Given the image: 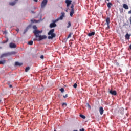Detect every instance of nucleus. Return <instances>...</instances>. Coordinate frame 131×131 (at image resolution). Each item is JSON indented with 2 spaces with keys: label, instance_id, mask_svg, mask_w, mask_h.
Masks as SVG:
<instances>
[{
  "label": "nucleus",
  "instance_id": "nucleus-36",
  "mask_svg": "<svg viewBox=\"0 0 131 131\" xmlns=\"http://www.w3.org/2000/svg\"><path fill=\"white\" fill-rule=\"evenodd\" d=\"M9 88H13V86L12 85H10Z\"/></svg>",
  "mask_w": 131,
  "mask_h": 131
},
{
  "label": "nucleus",
  "instance_id": "nucleus-18",
  "mask_svg": "<svg viewBox=\"0 0 131 131\" xmlns=\"http://www.w3.org/2000/svg\"><path fill=\"white\" fill-rule=\"evenodd\" d=\"M94 34H95V32H91V33H89L88 34V36L91 37V36H93V35H94Z\"/></svg>",
  "mask_w": 131,
  "mask_h": 131
},
{
  "label": "nucleus",
  "instance_id": "nucleus-33",
  "mask_svg": "<svg viewBox=\"0 0 131 131\" xmlns=\"http://www.w3.org/2000/svg\"><path fill=\"white\" fill-rule=\"evenodd\" d=\"M80 131H84V128H82L80 129Z\"/></svg>",
  "mask_w": 131,
  "mask_h": 131
},
{
  "label": "nucleus",
  "instance_id": "nucleus-15",
  "mask_svg": "<svg viewBox=\"0 0 131 131\" xmlns=\"http://www.w3.org/2000/svg\"><path fill=\"white\" fill-rule=\"evenodd\" d=\"M9 56H12V55H16L17 54V52L16 51H12L11 52H8Z\"/></svg>",
  "mask_w": 131,
  "mask_h": 131
},
{
  "label": "nucleus",
  "instance_id": "nucleus-34",
  "mask_svg": "<svg viewBox=\"0 0 131 131\" xmlns=\"http://www.w3.org/2000/svg\"><path fill=\"white\" fill-rule=\"evenodd\" d=\"M128 14H131V10H130V11H129L128 12Z\"/></svg>",
  "mask_w": 131,
  "mask_h": 131
},
{
  "label": "nucleus",
  "instance_id": "nucleus-40",
  "mask_svg": "<svg viewBox=\"0 0 131 131\" xmlns=\"http://www.w3.org/2000/svg\"><path fill=\"white\" fill-rule=\"evenodd\" d=\"M54 131H56V129H54Z\"/></svg>",
  "mask_w": 131,
  "mask_h": 131
},
{
  "label": "nucleus",
  "instance_id": "nucleus-4",
  "mask_svg": "<svg viewBox=\"0 0 131 131\" xmlns=\"http://www.w3.org/2000/svg\"><path fill=\"white\" fill-rule=\"evenodd\" d=\"M56 22H58V21H57V19L53 20V23L50 24V28H54V27H57V24H56Z\"/></svg>",
  "mask_w": 131,
  "mask_h": 131
},
{
  "label": "nucleus",
  "instance_id": "nucleus-41",
  "mask_svg": "<svg viewBox=\"0 0 131 131\" xmlns=\"http://www.w3.org/2000/svg\"><path fill=\"white\" fill-rule=\"evenodd\" d=\"M7 41H8V40H7L6 42H7Z\"/></svg>",
  "mask_w": 131,
  "mask_h": 131
},
{
  "label": "nucleus",
  "instance_id": "nucleus-11",
  "mask_svg": "<svg viewBox=\"0 0 131 131\" xmlns=\"http://www.w3.org/2000/svg\"><path fill=\"white\" fill-rule=\"evenodd\" d=\"M9 47L11 49H15V48H17V45L14 43H10L9 44Z\"/></svg>",
  "mask_w": 131,
  "mask_h": 131
},
{
  "label": "nucleus",
  "instance_id": "nucleus-20",
  "mask_svg": "<svg viewBox=\"0 0 131 131\" xmlns=\"http://www.w3.org/2000/svg\"><path fill=\"white\" fill-rule=\"evenodd\" d=\"M29 70H30V67H27L26 68L25 71V72H28V71H29Z\"/></svg>",
  "mask_w": 131,
  "mask_h": 131
},
{
  "label": "nucleus",
  "instance_id": "nucleus-28",
  "mask_svg": "<svg viewBox=\"0 0 131 131\" xmlns=\"http://www.w3.org/2000/svg\"><path fill=\"white\" fill-rule=\"evenodd\" d=\"M60 91L61 92V93H64V88L60 89Z\"/></svg>",
  "mask_w": 131,
  "mask_h": 131
},
{
  "label": "nucleus",
  "instance_id": "nucleus-31",
  "mask_svg": "<svg viewBox=\"0 0 131 131\" xmlns=\"http://www.w3.org/2000/svg\"><path fill=\"white\" fill-rule=\"evenodd\" d=\"M68 97V95L67 94L63 96V98H67Z\"/></svg>",
  "mask_w": 131,
  "mask_h": 131
},
{
  "label": "nucleus",
  "instance_id": "nucleus-26",
  "mask_svg": "<svg viewBox=\"0 0 131 131\" xmlns=\"http://www.w3.org/2000/svg\"><path fill=\"white\" fill-rule=\"evenodd\" d=\"M72 34H73V33H70V34H69L67 38H70V37H71V35H72Z\"/></svg>",
  "mask_w": 131,
  "mask_h": 131
},
{
  "label": "nucleus",
  "instance_id": "nucleus-9",
  "mask_svg": "<svg viewBox=\"0 0 131 131\" xmlns=\"http://www.w3.org/2000/svg\"><path fill=\"white\" fill-rule=\"evenodd\" d=\"M106 23L107 24V28H110V26H109V25L110 24V17H106Z\"/></svg>",
  "mask_w": 131,
  "mask_h": 131
},
{
  "label": "nucleus",
  "instance_id": "nucleus-12",
  "mask_svg": "<svg viewBox=\"0 0 131 131\" xmlns=\"http://www.w3.org/2000/svg\"><path fill=\"white\" fill-rule=\"evenodd\" d=\"M99 112H100V115H103L104 113V108H103V107H100L99 108Z\"/></svg>",
  "mask_w": 131,
  "mask_h": 131
},
{
  "label": "nucleus",
  "instance_id": "nucleus-37",
  "mask_svg": "<svg viewBox=\"0 0 131 131\" xmlns=\"http://www.w3.org/2000/svg\"><path fill=\"white\" fill-rule=\"evenodd\" d=\"M36 3L37 2L38 0H34Z\"/></svg>",
  "mask_w": 131,
  "mask_h": 131
},
{
  "label": "nucleus",
  "instance_id": "nucleus-6",
  "mask_svg": "<svg viewBox=\"0 0 131 131\" xmlns=\"http://www.w3.org/2000/svg\"><path fill=\"white\" fill-rule=\"evenodd\" d=\"M7 57H10V55L9 54V52L5 53L2 54L0 56V59H3L4 58H7Z\"/></svg>",
  "mask_w": 131,
  "mask_h": 131
},
{
  "label": "nucleus",
  "instance_id": "nucleus-10",
  "mask_svg": "<svg viewBox=\"0 0 131 131\" xmlns=\"http://www.w3.org/2000/svg\"><path fill=\"white\" fill-rule=\"evenodd\" d=\"M30 27H31V25H29V26H28L24 30L23 34H25V33H27V31H28V30H29Z\"/></svg>",
  "mask_w": 131,
  "mask_h": 131
},
{
  "label": "nucleus",
  "instance_id": "nucleus-3",
  "mask_svg": "<svg viewBox=\"0 0 131 131\" xmlns=\"http://www.w3.org/2000/svg\"><path fill=\"white\" fill-rule=\"evenodd\" d=\"M54 32H55V29H52L48 33V35H51L48 37V39H53V38H55V37H56V34Z\"/></svg>",
  "mask_w": 131,
  "mask_h": 131
},
{
  "label": "nucleus",
  "instance_id": "nucleus-27",
  "mask_svg": "<svg viewBox=\"0 0 131 131\" xmlns=\"http://www.w3.org/2000/svg\"><path fill=\"white\" fill-rule=\"evenodd\" d=\"M73 87H74L75 89H76V88H77V84L75 83V84L73 85Z\"/></svg>",
  "mask_w": 131,
  "mask_h": 131
},
{
  "label": "nucleus",
  "instance_id": "nucleus-13",
  "mask_svg": "<svg viewBox=\"0 0 131 131\" xmlns=\"http://www.w3.org/2000/svg\"><path fill=\"white\" fill-rule=\"evenodd\" d=\"M123 8H124V9H125V10H128V8H129L128 5L126 4H123Z\"/></svg>",
  "mask_w": 131,
  "mask_h": 131
},
{
  "label": "nucleus",
  "instance_id": "nucleus-29",
  "mask_svg": "<svg viewBox=\"0 0 131 131\" xmlns=\"http://www.w3.org/2000/svg\"><path fill=\"white\" fill-rule=\"evenodd\" d=\"M86 105H87L88 108H89L90 109H91V105H90V104L86 103Z\"/></svg>",
  "mask_w": 131,
  "mask_h": 131
},
{
  "label": "nucleus",
  "instance_id": "nucleus-32",
  "mask_svg": "<svg viewBox=\"0 0 131 131\" xmlns=\"http://www.w3.org/2000/svg\"><path fill=\"white\" fill-rule=\"evenodd\" d=\"M43 58H44L43 55L40 56V59H43Z\"/></svg>",
  "mask_w": 131,
  "mask_h": 131
},
{
  "label": "nucleus",
  "instance_id": "nucleus-2",
  "mask_svg": "<svg viewBox=\"0 0 131 131\" xmlns=\"http://www.w3.org/2000/svg\"><path fill=\"white\" fill-rule=\"evenodd\" d=\"M72 3V1L71 0H66V3L67 4V7L68 9L66 10V12H68V9H69V6L70 5H71V12H70V15L71 17H72L73 16V14H74V5L73 4H71Z\"/></svg>",
  "mask_w": 131,
  "mask_h": 131
},
{
  "label": "nucleus",
  "instance_id": "nucleus-19",
  "mask_svg": "<svg viewBox=\"0 0 131 131\" xmlns=\"http://www.w3.org/2000/svg\"><path fill=\"white\" fill-rule=\"evenodd\" d=\"M6 62H7V60H6L0 61V64H2V65H4V64H6Z\"/></svg>",
  "mask_w": 131,
  "mask_h": 131
},
{
  "label": "nucleus",
  "instance_id": "nucleus-1",
  "mask_svg": "<svg viewBox=\"0 0 131 131\" xmlns=\"http://www.w3.org/2000/svg\"><path fill=\"white\" fill-rule=\"evenodd\" d=\"M33 29L34 30L33 31V33L35 34L36 38H37V40L40 41V40H42V39H46L47 38V36L46 35H38L40 34V33H42V31H39L37 30V27L36 26L34 25L33 26Z\"/></svg>",
  "mask_w": 131,
  "mask_h": 131
},
{
  "label": "nucleus",
  "instance_id": "nucleus-21",
  "mask_svg": "<svg viewBox=\"0 0 131 131\" xmlns=\"http://www.w3.org/2000/svg\"><path fill=\"white\" fill-rule=\"evenodd\" d=\"M10 6H15V5H16V2H11L10 3Z\"/></svg>",
  "mask_w": 131,
  "mask_h": 131
},
{
  "label": "nucleus",
  "instance_id": "nucleus-24",
  "mask_svg": "<svg viewBox=\"0 0 131 131\" xmlns=\"http://www.w3.org/2000/svg\"><path fill=\"white\" fill-rule=\"evenodd\" d=\"M28 45H30V46H32L33 45V41H30L28 42Z\"/></svg>",
  "mask_w": 131,
  "mask_h": 131
},
{
  "label": "nucleus",
  "instance_id": "nucleus-25",
  "mask_svg": "<svg viewBox=\"0 0 131 131\" xmlns=\"http://www.w3.org/2000/svg\"><path fill=\"white\" fill-rule=\"evenodd\" d=\"M31 22H32V23H37V20H33L31 19Z\"/></svg>",
  "mask_w": 131,
  "mask_h": 131
},
{
  "label": "nucleus",
  "instance_id": "nucleus-35",
  "mask_svg": "<svg viewBox=\"0 0 131 131\" xmlns=\"http://www.w3.org/2000/svg\"><path fill=\"white\" fill-rule=\"evenodd\" d=\"M16 31H17V32H19V29H16Z\"/></svg>",
  "mask_w": 131,
  "mask_h": 131
},
{
  "label": "nucleus",
  "instance_id": "nucleus-17",
  "mask_svg": "<svg viewBox=\"0 0 131 131\" xmlns=\"http://www.w3.org/2000/svg\"><path fill=\"white\" fill-rule=\"evenodd\" d=\"M107 6L108 9H111V7H112L113 5H112V3H111V2H109L107 3Z\"/></svg>",
  "mask_w": 131,
  "mask_h": 131
},
{
  "label": "nucleus",
  "instance_id": "nucleus-22",
  "mask_svg": "<svg viewBox=\"0 0 131 131\" xmlns=\"http://www.w3.org/2000/svg\"><path fill=\"white\" fill-rule=\"evenodd\" d=\"M71 27V23L70 21L68 22V26L67 27V28H69Z\"/></svg>",
  "mask_w": 131,
  "mask_h": 131
},
{
  "label": "nucleus",
  "instance_id": "nucleus-8",
  "mask_svg": "<svg viewBox=\"0 0 131 131\" xmlns=\"http://www.w3.org/2000/svg\"><path fill=\"white\" fill-rule=\"evenodd\" d=\"M110 94H111V95H112L113 96H116V95H117V92L115 90H111L110 91Z\"/></svg>",
  "mask_w": 131,
  "mask_h": 131
},
{
  "label": "nucleus",
  "instance_id": "nucleus-39",
  "mask_svg": "<svg viewBox=\"0 0 131 131\" xmlns=\"http://www.w3.org/2000/svg\"><path fill=\"white\" fill-rule=\"evenodd\" d=\"M1 102H2V100L0 99V103H1Z\"/></svg>",
  "mask_w": 131,
  "mask_h": 131
},
{
  "label": "nucleus",
  "instance_id": "nucleus-14",
  "mask_svg": "<svg viewBox=\"0 0 131 131\" xmlns=\"http://www.w3.org/2000/svg\"><path fill=\"white\" fill-rule=\"evenodd\" d=\"M130 35H131L128 34V33H127L125 36V39H129V38H130Z\"/></svg>",
  "mask_w": 131,
  "mask_h": 131
},
{
  "label": "nucleus",
  "instance_id": "nucleus-5",
  "mask_svg": "<svg viewBox=\"0 0 131 131\" xmlns=\"http://www.w3.org/2000/svg\"><path fill=\"white\" fill-rule=\"evenodd\" d=\"M63 18H65V12H61L60 16L56 19V21H58L60 20H63Z\"/></svg>",
  "mask_w": 131,
  "mask_h": 131
},
{
  "label": "nucleus",
  "instance_id": "nucleus-16",
  "mask_svg": "<svg viewBox=\"0 0 131 131\" xmlns=\"http://www.w3.org/2000/svg\"><path fill=\"white\" fill-rule=\"evenodd\" d=\"M22 65H23V64L19 62H15V66H22Z\"/></svg>",
  "mask_w": 131,
  "mask_h": 131
},
{
  "label": "nucleus",
  "instance_id": "nucleus-30",
  "mask_svg": "<svg viewBox=\"0 0 131 131\" xmlns=\"http://www.w3.org/2000/svg\"><path fill=\"white\" fill-rule=\"evenodd\" d=\"M62 106H67V104L66 103H63L62 104Z\"/></svg>",
  "mask_w": 131,
  "mask_h": 131
},
{
  "label": "nucleus",
  "instance_id": "nucleus-38",
  "mask_svg": "<svg viewBox=\"0 0 131 131\" xmlns=\"http://www.w3.org/2000/svg\"><path fill=\"white\" fill-rule=\"evenodd\" d=\"M31 13H32L33 14L34 13V12L33 11H32Z\"/></svg>",
  "mask_w": 131,
  "mask_h": 131
},
{
  "label": "nucleus",
  "instance_id": "nucleus-7",
  "mask_svg": "<svg viewBox=\"0 0 131 131\" xmlns=\"http://www.w3.org/2000/svg\"><path fill=\"white\" fill-rule=\"evenodd\" d=\"M48 4V0H43L41 4V7L43 9Z\"/></svg>",
  "mask_w": 131,
  "mask_h": 131
},
{
  "label": "nucleus",
  "instance_id": "nucleus-23",
  "mask_svg": "<svg viewBox=\"0 0 131 131\" xmlns=\"http://www.w3.org/2000/svg\"><path fill=\"white\" fill-rule=\"evenodd\" d=\"M80 117H81V118H83V119H85V116L83 115L80 114Z\"/></svg>",
  "mask_w": 131,
  "mask_h": 131
}]
</instances>
